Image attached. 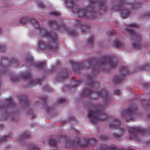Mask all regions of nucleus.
<instances>
[{
    "instance_id": "nucleus-1",
    "label": "nucleus",
    "mask_w": 150,
    "mask_h": 150,
    "mask_svg": "<svg viewBox=\"0 0 150 150\" xmlns=\"http://www.w3.org/2000/svg\"><path fill=\"white\" fill-rule=\"evenodd\" d=\"M105 108V105L99 106L97 109H96L93 106H91L88 113V116L91 122L95 123L99 120L103 121L106 117L105 114L100 112V110H102Z\"/></svg>"
},
{
    "instance_id": "nucleus-2",
    "label": "nucleus",
    "mask_w": 150,
    "mask_h": 150,
    "mask_svg": "<svg viewBox=\"0 0 150 150\" xmlns=\"http://www.w3.org/2000/svg\"><path fill=\"white\" fill-rule=\"evenodd\" d=\"M57 47V45L56 44L51 43H45L42 40L39 41L37 45L38 48L40 50L55 49Z\"/></svg>"
},
{
    "instance_id": "nucleus-3",
    "label": "nucleus",
    "mask_w": 150,
    "mask_h": 150,
    "mask_svg": "<svg viewBox=\"0 0 150 150\" xmlns=\"http://www.w3.org/2000/svg\"><path fill=\"white\" fill-rule=\"evenodd\" d=\"M136 115V111L133 107L130 108L129 110L124 112L122 114V115L125 116L127 120L132 119L133 118L132 117Z\"/></svg>"
},
{
    "instance_id": "nucleus-4",
    "label": "nucleus",
    "mask_w": 150,
    "mask_h": 150,
    "mask_svg": "<svg viewBox=\"0 0 150 150\" xmlns=\"http://www.w3.org/2000/svg\"><path fill=\"white\" fill-rule=\"evenodd\" d=\"M116 59L115 58H110L109 56H106L102 61L103 65L108 64L110 67H114L117 65V62L113 61Z\"/></svg>"
},
{
    "instance_id": "nucleus-5",
    "label": "nucleus",
    "mask_w": 150,
    "mask_h": 150,
    "mask_svg": "<svg viewBox=\"0 0 150 150\" xmlns=\"http://www.w3.org/2000/svg\"><path fill=\"white\" fill-rule=\"evenodd\" d=\"M122 74L116 76L114 78V81L115 83H119L122 81L124 78V74L127 72L128 70L125 67H122L120 69Z\"/></svg>"
},
{
    "instance_id": "nucleus-6",
    "label": "nucleus",
    "mask_w": 150,
    "mask_h": 150,
    "mask_svg": "<svg viewBox=\"0 0 150 150\" xmlns=\"http://www.w3.org/2000/svg\"><path fill=\"white\" fill-rule=\"evenodd\" d=\"M120 122L118 120L115 119L113 120L112 123H110L109 126L116 128L117 129H120L121 131V133H122L123 130V129L120 127Z\"/></svg>"
},
{
    "instance_id": "nucleus-7",
    "label": "nucleus",
    "mask_w": 150,
    "mask_h": 150,
    "mask_svg": "<svg viewBox=\"0 0 150 150\" xmlns=\"http://www.w3.org/2000/svg\"><path fill=\"white\" fill-rule=\"evenodd\" d=\"M139 132L135 127H132L129 129V136L130 139H133L136 137L137 133Z\"/></svg>"
},
{
    "instance_id": "nucleus-8",
    "label": "nucleus",
    "mask_w": 150,
    "mask_h": 150,
    "mask_svg": "<svg viewBox=\"0 0 150 150\" xmlns=\"http://www.w3.org/2000/svg\"><path fill=\"white\" fill-rule=\"evenodd\" d=\"M98 95L99 96H102L103 99L105 101L107 100L108 101L110 98L108 93L104 90L100 92V93L98 94Z\"/></svg>"
},
{
    "instance_id": "nucleus-9",
    "label": "nucleus",
    "mask_w": 150,
    "mask_h": 150,
    "mask_svg": "<svg viewBox=\"0 0 150 150\" xmlns=\"http://www.w3.org/2000/svg\"><path fill=\"white\" fill-rule=\"evenodd\" d=\"M77 13L80 16H83L84 17H88V18H90L92 16H88L93 14V13H87L86 14V13L84 11V9L82 8L78 10L77 11Z\"/></svg>"
},
{
    "instance_id": "nucleus-10",
    "label": "nucleus",
    "mask_w": 150,
    "mask_h": 150,
    "mask_svg": "<svg viewBox=\"0 0 150 150\" xmlns=\"http://www.w3.org/2000/svg\"><path fill=\"white\" fill-rule=\"evenodd\" d=\"M40 34L41 36L50 38L52 35V33L48 32L46 29L44 28L41 30Z\"/></svg>"
},
{
    "instance_id": "nucleus-11",
    "label": "nucleus",
    "mask_w": 150,
    "mask_h": 150,
    "mask_svg": "<svg viewBox=\"0 0 150 150\" xmlns=\"http://www.w3.org/2000/svg\"><path fill=\"white\" fill-rule=\"evenodd\" d=\"M120 13L122 18L123 19H125L129 16V12L128 10L126 9L121 10Z\"/></svg>"
},
{
    "instance_id": "nucleus-12",
    "label": "nucleus",
    "mask_w": 150,
    "mask_h": 150,
    "mask_svg": "<svg viewBox=\"0 0 150 150\" xmlns=\"http://www.w3.org/2000/svg\"><path fill=\"white\" fill-rule=\"evenodd\" d=\"M112 45L114 46L117 47L121 48L124 45L121 42L119 41H115L113 42Z\"/></svg>"
},
{
    "instance_id": "nucleus-13",
    "label": "nucleus",
    "mask_w": 150,
    "mask_h": 150,
    "mask_svg": "<svg viewBox=\"0 0 150 150\" xmlns=\"http://www.w3.org/2000/svg\"><path fill=\"white\" fill-rule=\"evenodd\" d=\"M92 93V92H91L90 90H85L83 91V95L84 96L89 97V96Z\"/></svg>"
},
{
    "instance_id": "nucleus-14",
    "label": "nucleus",
    "mask_w": 150,
    "mask_h": 150,
    "mask_svg": "<svg viewBox=\"0 0 150 150\" xmlns=\"http://www.w3.org/2000/svg\"><path fill=\"white\" fill-rule=\"evenodd\" d=\"M126 31L129 34L131 35H133L135 33L134 31L131 29H126Z\"/></svg>"
},
{
    "instance_id": "nucleus-15",
    "label": "nucleus",
    "mask_w": 150,
    "mask_h": 150,
    "mask_svg": "<svg viewBox=\"0 0 150 150\" xmlns=\"http://www.w3.org/2000/svg\"><path fill=\"white\" fill-rule=\"evenodd\" d=\"M44 64V62H41L40 63H37L35 64V66L41 68L43 67Z\"/></svg>"
},
{
    "instance_id": "nucleus-16",
    "label": "nucleus",
    "mask_w": 150,
    "mask_h": 150,
    "mask_svg": "<svg viewBox=\"0 0 150 150\" xmlns=\"http://www.w3.org/2000/svg\"><path fill=\"white\" fill-rule=\"evenodd\" d=\"M69 146L72 147H76L79 146V144L76 142H72L71 143Z\"/></svg>"
},
{
    "instance_id": "nucleus-17",
    "label": "nucleus",
    "mask_w": 150,
    "mask_h": 150,
    "mask_svg": "<svg viewBox=\"0 0 150 150\" xmlns=\"http://www.w3.org/2000/svg\"><path fill=\"white\" fill-rule=\"evenodd\" d=\"M50 144L52 145H55L57 144V141L54 139H51L50 140Z\"/></svg>"
},
{
    "instance_id": "nucleus-18",
    "label": "nucleus",
    "mask_w": 150,
    "mask_h": 150,
    "mask_svg": "<svg viewBox=\"0 0 150 150\" xmlns=\"http://www.w3.org/2000/svg\"><path fill=\"white\" fill-rule=\"evenodd\" d=\"M65 1L67 4V5L69 7L70 6V5H69L70 4H73V1L71 0H65Z\"/></svg>"
},
{
    "instance_id": "nucleus-19",
    "label": "nucleus",
    "mask_w": 150,
    "mask_h": 150,
    "mask_svg": "<svg viewBox=\"0 0 150 150\" xmlns=\"http://www.w3.org/2000/svg\"><path fill=\"white\" fill-rule=\"evenodd\" d=\"M25 19L24 18H20L19 20V23L22 24H25Z\"/></svg>"
},
{
    "instance_id": "nucleus-20",
    "label": "nucleus",
    "mask_w": 150,
    "mask_h": 150,
    "mask_svg": "<svg viewBox=\"0 0 150 150\" xmlns=\"http://www.w3.org/2000/svg\"><path fill=\"white\" fill-rule=\"evenodd\" d=\"M132 45L133 46L135 47H137L138 48H140L141 47V45L139 43H136L134 44H133Z\"/></svg>"
},
{
    "instance_id": "nucleus-21",
    "label": "nucleus",
    "mask_w": 150,
    "mask_h": 150,
    "mask_svg": "<svg viewBox=\"0 0 150 150\" xmlns=\"http://www.w3.org/2000/svg\"><path fill=\"white\" fill-rule=\"evenodd\" d=\"M129 27H136L137 26V24L134 23L130 24L128 25Z\"/></svg>"
},
{
    "instance_id": "nucleus-22",
    "label": "nucleus",
    "mask_w": 150,
    "mask_h": 150,
    "mask_svg": "<svg viewBox=\"0 0 150 150\" xmlns=\"http://www.w3.org/2000/svg\"><path fill=\"white\" fill-rule=\"evenodd\" d=\"M50 24L52 26H54V25H57V23L53 21H50L49 22Z\"/></svg>"
},
{
    "instance_id": "nucleus-23",
    "label": "nucleus",
    "mask_w": 150,
    "mask_h": 150,
    "mask_svg": "<svg viewBox=\"0 0 150 150\" xmlns=\"http://www.w3.org/2000/svg\"><path fill=\"white\" fill-rule=\"evenodd\" d=\"M51 14L56 16H59V13L55 11L52 12L51 13Z\"/></svg>"
},
{
    "instance_id": "nucleus-24",
    "label": "nucleus",
    "mask_w": 150,
    "mask_h": 150,
    "mask_svg": "<svg viewBox=\"0 0 150 150\" xmlns=\"http://www.w3.org/2000/svg\"><path fill=\"white\" fill-rule=\"evenodd\" d=\"M69 34H72L73 35H76V32L74 30H71V31H69Z\"/></svg>"
},
{
    "instance_id": "nucleus-25",
    "label": "nucleus",
    "mask_w": 150,
    "mask_h": 150,
    "mask_svg": "<svg viewBox=\"0 0 150 150\" xmlns=\"http://www.w3.org/2000/svg\"><path fill=\"white\" fill-rule=\"evenodd\" d=\"M96 142L95 140L93 139H90L89 140V143L93 144Z\"/></svg>"
},
{
    "instance_id": "nucleus-26",
    "label": "nucleus",
    "mask_w": 150,
    "mask_h": 150,
    "mask_svg": "<svg viewBox=\"0 0 150 150\" xmlns=\"http://www.w3.org/2000/svg\"><path fill=\"white\" fill-rule=\"evenodd\" d=\"M65 101V100L64 99L61 98L58 101V103H61L63 102H64Z\"/></svg>"
},
{
    "instance_id": "nucleus-27",
    "label": "nucleus",
    "mask_w": 150,
    "mask_h": 150,
    "mask_svg": "<svg viewBox=\"0 0 150 150\" xmlns=\"http://www.w3.org/2000/svg\"><path fill=\"white\" fill-rule=\"evenodd\" d=\"M93 41V38L92 37H91L88 40V42L89 44H92L91 43Z\"/></svg>"
},
{
    "instance_id": "nucleus-28",
    "label": "nucleus",
    "mask_w": 150,
    "mask_h": 150,
    "mask_svg": "<svg viewBox=\"0 0 150 150\" xmlns=\"http://www.w3.org/2000/svg\"><path fill=\"white\" fill-rule=\"evenodd\" d=\"M37 149L38 150H39V149L38 148V146L37 145H33V146L32 147V148H31V149Z\"/></svg>"
},
{
    "instance_id": "nucleus-29",
    "label": "nucleus",
    "mask_w": 150,
    "mask_h": 150,
    "mask_svg": "<svg viewBox=\"0 0 150 150\" xmlns=\"http://www.w3.org/2000/svg\"><path fill=\"white\" fill-rule=\"evenodd\" d=\"M120 91L119 90H116L115 91V94H118L120 93Z\"/></svg>"
},
{
    "instance_id": "nucleus-30",
    "label": "nucleus",
    "mask_w": 150,
    "mask_h": 150,
    "mask_svg": "<svg viewBox=\"0 0 150 150\" xmlns=\"http://www.w3.org/2000/svg\"><path fill=\"white\" fill-rule=\"evenodd\" d=\"M113 136L114 137L117 138H118L120 137V135L118 134H115Z\"/></svg>"
},
{
    "instance_id": "nucleus-31",
    "label": "nucleus",
    "mask_w": 150,
    "mask_h": 150,
    "mask_svg": "<svg viewBox=\"0 0 150 150\" xmlns=\"http://www.w3.org/2000/svg\"><path fill=\"white\" fill-rule=\"evenodd\" d=\"M6 137H3L1 138V140L2 141H5L6 139Z\"/></svg>"
},
{
    "instance_id": "nucleus-32",
    "label": "nucleus",
    "mask_w": 150,
    "mask_h": 150,
    "mask_svg": "<svg viewBox=\"0 0 150 150\" xmlns=\"http://www.w3.org/2000/svg\"><path fill=\"white\" fill-rule=\"evenodd\" d=\"M110 150H116V148L114 147H110Z\"/></svg>"
},
{
    "instance_id": "nucleus-33",
    "label": "nucleus",
    "mask_w": 150,
    "mask_h": 150,
    "mask_svg": "<svg viewBox=\"0 0 150 150\" xmlns=\"http://www.w3.org/2000/svg\"><path fill=\"white\" fill-rule=\"evenodd\" d=\"M9 103H11L12 102V100L11 98H10L9 99Z\"/></svg>"
},
{
    "instance_id": "nucleus-34",
    "label": "nucleus",
    "mask_w": 150,
    "mask_h": 150,
    "mask_svg": "<svg viewBox=\"0 0 150 150\" xmlns=\"http://www.w3.org/2000/svg\"><path fill=\"white\" fill-rule=\"evenodd\" d=\"M39 5L41 7H43L44 6V5L42 4H40Z\"/></svg>"
},
{
    "instance_id": "nucleus-35",
    "label": "nucleus",
    "mask_w": 150,
    "mask_h": 150,
    "mask_svg": "<svg viewBox=\"0 0 150 150\" xmlns=\"http://www.w3.org/2000/svg\"><path fill=\"white\" fill-rule=\"evenodd\" d=\"M26 135L24 136L25 137H29V135H28V134L27 133H26Z\"/></svg>"
},
{
    "instance_id": "nucleus-36",
    "label": "nucleus",
    "mask_w": 150,
    "mask_h": 150,
    "mask_svg": "<svg viewBox=\"0 0 150 150\" xmlns=\"http://www.w3.org/2000/svg\"><path fill=\"white\" fill-rule=\"evenodd\" d=\"M16 79V77H14V79H13V78H12V79L14 81H15Z\"/></svg>"
},
{
    "instance_id": "nucleus-37",
    "label": "nucleus",
    "mask_w": 150,
    "mask_h": 150,
    "mask_svg": "<svg viewBox=\"0 0 150 150\" xmlns=\"http://www.w3.org/2000/svg\"><path fill=\"white\" fill-rule=\"evenodd\" d=\"M101 139H105V137H104L103 136H101L100 137Z\"/></svg>"
},
{
    "instance_id": "nucleus-38",
    "label": "nucleus",
    "mask_w": 150,
    "mask_h": 150,
    "mask_svg": "<svg viewBox=\"0 0 150 150\" xmlns=\"http://www.w3.org/2000/svg\"><path fill=\"white\" fill-rule=\"evenodd\" d=\"M77 83H79V82H75V84H76Z\"/></svg>"
},
{
    "instance_id": "nucleus-39",
    "label": "nucleus",
    "mask_w": 150,
    "mask_h": 150,
    "mask_svg": "<svg viewBox=\"0 0 150 150\" xmlns=\"http://www.w3.org/2000/svg\"><path fill=\"white\" fill-rule=\"evenodd\" d=\"M103 3H104V2H100V5H102Z\"/></svg>"
},
{
    "instance_id": "nucleus-40",
    "label": "nucleus",
    "mask_w": 150,
    "mask_h": 150,
    "mask_svg": "<svg viewBox=\"0 0 150 150\" xmlns=\"http://www.w3.org/2000/svg\"><path fill=\"white\" fill-rule=\"evenodd\" d=\"M87 144H82V145H83V146H87Z\"/></svg>"
},
{
    "instance_id": "nucleus-41",
    "label": "nucleus",
    "mask_w": 150,
    "mask_h": 150,
    "mask_svg": "<svg viewBox=\"0 0 150 150\" xmlns=\"http://www.w3.org/2000/svg\"><path fill=\"white\" fill-rule=\"evenodd\" d=\"M1 28H0V31H1Z\"/></svg>"
},
{
    "instance_id": "nucleus-42",
    "label": "nucleus",
    "mask_w": 150,
    "mask_h": 150,
    "mask_svg": "<svg viewBox=\"0 0 150 150\" xmlns=\"http://www.w3.org/2000/svg\"><path fill=\"white\" fill-rule=\"evenodd\" d=\"M34 22H35V20H34Z\"/></svg>"
},
{
    "instance_id": "nucleus-43",
    "label": "nucleus",
    "mask_w": 150,
    "mask_h": 150,
    "mask_svg": "<svg viewBox=\"0 0 150 150\" xmlns=\"http://www.w3.org/2000/svg\"><path fill=\"white\" fill-rule=\"evenodd\" d=\"M144 69V68H142V69Z\"/></svg>"
}]
</instances>
